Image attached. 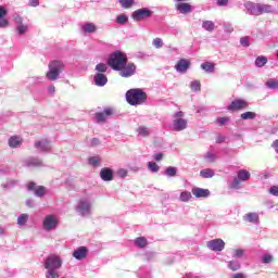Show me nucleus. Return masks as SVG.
<instances>
[{
  "label": "nucleus",
  "mask_w": 278,
  "mask_h": 278,
  "mask_svg": "<svg viewBox=\"0 0 278 278\" xmlns=\"http://www.w3.org/2000/svg\"><path fill=\"white\" fill-rule=\"evenodd\" d=\"M191 193L193 194V197H195V199H207V197H210V189H203V188H199V187H193L191 189Z\"/></svg>",
  "instance_id": "nucleus-20"
},
{
  "label": "nucleus",
  "mask_w": 278,
  "mask_h": 278,
  "mask_svg": "<svg viewBox=\"0 0 278 278\" xmlns=\"http://www.w3.org/2000/svg\"><path fill=\"white\" fill-rule=\"evenodd\" d=\"M42 164V161L39 159H29L28 160V166H40Z\"/></svg>",
  "instance_id": "nucleus-50"
},
{
  "label": "nucleus",
  "mask_w": 278,
  "mask_h": 278,
  "mask_svg": "<svg viewBox=\"0 0 278 278\" xmlns=\"http://www.w3.org/2000/svg\"><path fill=\"white\" fill-rule=\"evenodd\" d=\"M100 177L102 181H113L114 180V169L110 167H103L100 170Z\"/></svg>",
  "instance_id": "nucleus-21"
},
{
  "label": "nucleus",
  "mask_w": 278,
  "mask_h": 278,
  "mask_svg": "<svg viewBox=\"0 0 278 278\" xmlns=\"http://www.w3.org/2000/svg\"><path fill=\"white\" fill-rule=\"evenodd\" d=\"M206 247L207 249H210V251L218 253L225 250V242L223 239H213L211 241H207Z\"/></svg>",
  "instance_id": "nucleus-15"
},
{
  "label": "nucleus",
  "mask_w": 278,
  "mask_h": 278,
  "mask_svg": "<svg viewBox=\"0 0 278 278\" xmlns=\"http://www.w3.org/2000/svg\"><path fill=\"white\" fill-rule=\"evenodd\" d=\"M269 194H273V197H278V187L277 186H273L269 190H268Z\"/></svg>",
  "instance_id": "nucleus-57"
},
{
  "label": "nucleus",
  "mask_w": 278,
  "mask_h": 278,
  "mask_svg": "<svg viewBox=\"0 0 278 278\" xmlns=\"http://www.w3.org/2000/svg\"><path fill=\"white\" fill-rule=\"evenodd\" d=\"M188 128V119L184 118V112L178 111L173 115L172 130L184 131Z\"/></svg>",
  "instance_id": "nucleus-9"
},
{
  "label": "nucleus",
  "mask_w": 278,
  "mask_h": 278,
  "mask_svg": "<svg viewBox=\"0 0 278 278\" xmlns=\"http://www.w3.org/2000/svg\"><path fill=\"white\" fill-rule=\"evenodd\" d=\"M190 89L192 92H201V81L193 80L190 83Z\"/></svg>",
  "instance_id": "nucleus-41"
},
{
  "label": "nucleus",
  "mask_w": 278,
  "mask_h": 278,
  "mask_svg": "<svg viewBox=\"0 0 278 278\" xmlns=\"http://www.w3.org/2000/svg\"><path fill=\"white\" fill-rule=\"evenodd\" d=\"M229 3V0H217V5L225 7Z\"/></svg>",
  "instance_id": "nucleus-62"
},
{
  "label": "nucleus",
  "mask_w": 278,
  "mask_h": 278,
  "mask_svg": "<svg viewBox=\"0 0 278 278\" xmlns=\"http://www.w3.org/2000/svg\"><path fill=\"white\" fill-rule=\"evenodd\" d=\"M188 68H190V60L188 59H180L175 65L177 73H181L182 75L188 73Z\"/></svg>",
  "instance_id": "nucleus-17"
},
{
  "label": "nucleus",
  "mask_w": 278,
  "mask_h": 278,
  "mask_svg": "<svg viewBox=\"0 0 278 278\" xmlns=\"http://www.w3.org/2000/svg\"><path fill=\"white\" fill-rule=\"evenodd\" d=\"M153 160H155L156 162H162V160H164V154L156 153L153 155Z\"/></svg>",
  "instance_id": "nucleus-59"
},
{
  "label": "nucleus",
  "mask_w": 278,
  "mask_h": 278,
  "mask_svg": "<svg viewBox=\"0 0 278 278\" xmlns=\"http://www.w3.org/2000/svg\"><path fill=\"white\" fill-rule=\"evenodd\" d=\"M119 71V75L121 77H132V75H136V64L134 63H126V65H124V67Z\"/></svg>",
  "instance_id": "nucleus-16"
},
{
  "label": "nucleus",
  "mask_w": 278,
  "mask_h": 278,
  "mask_svg": "<svg viewBox=\"0 0 278 278\" xmlns=\"http://www.w3.org/2000/svg\"><path fill=\"white\" fill-rule=\"evenodd\" d=\"M249 179H251V172L248 169H239L237 177L230 182L229 188L240 190V184H242V181H249Z\"/></svg>",
  "instance_id": "nucleus-10"
},
{
  "label": "nucleus",
  "mask_w": 278,
  "mask_h": 278,
  "mask_svg": "<svg viewBox=\"0 0 278 278\" xmlns=\"http://www.w3.org/2000/svg\"><path fill=\"white\" fill-rule=\"evenodd\" d=\"M127 175H129V172L125 168H119L117 169V176L121 177V179H125V177H127Z\"/></svg>",
  "instance_id": "nucleus-49"
},
{
  "label": "nucleus",
  "mask_w": 278,
  "mask_h": 278,
  "mask_svg": "<svg viewBox=\"0 0 278 278\" xmlns=\"http://www.w3.org/2000/svg\"><path fill=\"white\" fill-rule=\"evenodd\" d=\"M13 21L15 23V31L17 36H25L29 31V24L23 23V17L21 15H13Z\"/></svg>",
  "instance_id": "nucleus-11"
},
{
  "label": "nucleus",
  "mask_w": 278,
  "mask_h": 278,
  "mask_svg": "<svg viewBox=\"0 0 278 278\" xmlns=\"http://www.w3.org/2000/svg\"><path fill=\"white\" fill-rule=\"evenodd\" d=\"M126 101L129 105H142L147 103V92L140 88L130 89L126 92Z\"/></svg>",
  "instance_id": "nucleus-3"
},
{
  "label": "nucleus",
  "mask_w": 278,
  "mask_h": 278,
  "mask_svg": "<svg viewBox=\"0 0 278 278\" xmlns=\"http://www.w3.org/2000/svg\"><path fill=\"white\" fill-rule=\"evenodd\" d=\"M216 173L212 168H204L200 170V177H202L203 179H212V177H214Z\"/></svg>",
  "instance_id": "nucleus-28"
},
{
  "label": "nucleus",
  "mask_w": 278,
  "mask_h": 278,
  "mask_svg": "<svg viewBox=\"0 0 278 278\" xmlns=\"http://www.w3.org/2000/svg\"><path fill=\"white\" fill-rule=\"evenodd\" d=\"M136 247H139V249H144L147 247V238L139 237L135 240Z\"/></svg>",
  "instance_id": "nucleus-42"
},
{
  "label": "nucleus",
  "mask_w": 278,
  "mask_h": 278,
  "mask_svg": "<svg viewBox=\"0 0 278 278\" xmlns=\"http://www.w3.org/2000/svg\"><path fill=\"white\" fill-rule=\"evenodd\" d=\"M83 31H85V34H94V31H97V25H94V23H86L83 26Z\"/></svg>",
  "instance_id": "nucleus-30"
},
{
  "label": "nucleus",
  "mask_w": 278,
  "mask_h": 278,
  "mask_svg": "<svg viewBox=\"0 0 278 278\" xmlns=\"http://www.w3.org/2000/svg\"><path fill=\"white\" fill-rule=\"evenodd\" d=\"M192 199V193L190 191H182L179 195V201L182 203H188Z\"/></svg>",
  "instance_id": "nucleus-34"
},
{
  "label": "nucleus",
  "mask_w": 278,
  "mask_h": 278,
  "mask_svg": "<svg viewBox=\"0 0 278 278\" xmlns=\"http://www.w3.org/2000/svg\"><path fill=\"white\" fill-rule=\"evenodd\" d=\"M93 81L96 86L103 87L108 84V76H105V74L98 73L94 75Z\"/></svg>",
  "instance_id": "nucleus-23"
},
{
  "label": "nucleus",
  "mask_w": 278,
  "mask_h": 278,
  "mask_svg": "<svg viewBox=\"0 0 278 278\" xmlns=\"http://www.w3.org/2000/svg\"><path fill=\"white\" fill-rule=\"evenodd\" d=\"M201 68L205 73H214L215 64L212 62H204L201 64Z\"/></svg>",
  "instance_id": "nucleus-31"
},
{
  "label": "nucleus",
  "mask_w": 278,
  "mask_h": 278,
  "mask_svg": "<svg viewBox=\"0 0 278 278\" xmlns=\"http://www.w3.org/2000/svg\"><path fill=\"white\" fill-rule=\"evenodd\" d=\"M28 190H34L36 197H45L47 194V189L45 187H36V184L29 182Z\"/></svg>",
  "instance_id": "nucleus-22"
},
{
  "label": "nucleus",
  "mask_w": 278,
  "mask_h": 278,
  "mask_svg": "<svg viewBox=\"0 0 278 278\" xmlns=\"http://www.w3.org/2000/svg\"><path fill=\"white\" fill-rule=\"evenodd\" d=\"M153 16V11H151L149 8H141L132 12L131 18H134L137 23H140V21H144L146 18H151Z\"/></svg>",
  "instance_id": "nucleus-13"
},
{
  "label": "nucleus",
  "mask_w": 278,
  "mask_h": 278,
  "mask_svg": "<svg viewBox=\"0 0 278 278\" xmlns=\"http://www.w3.org/2000/svg\"><path fill=\"white\" fill-rule=\"evenodd\" d=\"M240 45L242 47H249L251 45L250 40H249V37H243L240 39Z\"/></svg>",
  "instance_id": "nucleus-55"
},
{
  "label": "nucleus",
  "mask_w": 278,
  "mask_h": 278,
  "mask_svg": "<svg viewBox=\"0 0 278 278\" xmlns=\"http://www.w3.org/2000/svg\"><path fill=\"white\" fill-rule=\"evenodd\" d=\"M29 5H31V8H38V5H40V2L38 0H30Z\"/></svg>",
  "instance_id": "nucleus-60"
},
{
  "label": "nucleus",
  "mask_w": 278,
  "mask_h": 278,
  "mask_svg": "<svg viewBox=\"0 0 278 278\" xmlns=\"http://www.w3.org/2000/svg\"><path fill=\"white\" fill-rule=\"evenodd\" d=\"M244 8L248 10V12H250V14H253L254 16H260V14H268L273 12V7L269 4L247 2Z\"/></svg>",
  "instance_id": "nucleus-5"
},
{
  "label": "nucleus",
  "mask_w": 278,
  "mask_h": 278,
  "mask_svg": "<svg viewBox=\"0 0 278 278\" xmlns=\"http://www.w3.org/2000/svg\"><path fill=\"white\" fill-rule=\"evenodd\" d=\"M273 147H274L276 153L278 154V140H275V141L273 142Z\"/></svg>",
  "instance_id": "nucleus-64"
},
{
  "label": "nucleus",
  "mask_w": 278,
  "mask_h": 278,
  "mask_svg": "<svg viewBox=\"0 0 278 278\" xmlns=\"http://www.w3.org/2000/svg\"><path fill=\"white\" fill-rule=\"evenodd\" d=\"M224 30H225L226 34H232V31H233V26H232L231 24H226V25L224 26Z\"/></svg>",
  "instance_id": "nucleus-58"
},
{
  "label": "nucleus",
  "mask_w": 278,
  "mask_h": 278,
  "mask_svg": "<svg viewBox=\"0 0 278 278\" xmlns=\"http://www.w3.org/2000/svg\"><path fill=\"white\" fill-rule=\"evenodd\" d=\"M137 134L138 136H141V138H147V136H150L151 129L146 126H140L139 128H137Z\"/></svg>",
  "instance_id": "nucleus-32"
},
{
  "label": "nucleus",
  "mask_w": 278,
  "mask_h": 278,
  "mask_svg": "<svg viewBox=\"0 0 278 278\" xmlns=\"http://www.w3.org/2000/svg\"><path fill=\"white\" fill-rule=\"evenodd\" d=\"M23 144V139L18 136H13L9 139V147L11 149H18Z\"/></svg>",
  "instance_id": "nucleus-26"
},
{
  "label": "nucleus",
  "mask_w": 278,
  "mask_h": 278,
  "mask_svg": "<svg viewBox=\"0 0 278 278\" xmlns=\"http://www.w3.org/2000/svg\"><path fill=\"white\" fill-rule=\"evenodd\" d=\"M257 117V114L255 112H244L241 114L242 121H253L254 118Z\"/></svg>",
  "instance_id": "nucleus-36"
},
{
  "label": "nucleus",
  "mask_w": 278,
  "mask_h": 278,
  "mask_svg": "<svg viewBox=\"0 0 278 278\" xmlns=\"http://www.w3.org/2000/svg\"><path fill=\"white\" fill-rule=\"evenodd\" d=\"M243 218L247 223H260V215H257V213H248Z\"/></svg>",
  "instance_id": "nucleus-27"
},
{
  "label": "nucleus",
  "mask_w": 278,
  "mask_h": 278,
  "mask_svg": "<svg viewBox=\"0 0 278 278\" xmlns=\"http://www.w3.org/2000/svg\"><path fill=\"white\" fill-rule=\"evenodd\" d=\"M96 71H98V73H105L108 71V65L104 63H100L98 65H96Z\"/></svg>",
  "instance_id": "nucleus-48"
},
{
  "label": "nucleus",
  "mask_w": 278,
  "mask_h": 278,
  "mask_svg": "<svg viewBox=\"0 0 278 278\" xmlns=\"http://www.w3.org/2000/svg\"><path fill=\"white\" fill-rule=\"evenodd\" d=\"M9 26H10V22L4 17H0V28L5 29V27H9Z\"/></svg>",
  "instance_id": "nucleus-53"
},
{
  "label": "nucleus",
  "mask_w": 278,
  "mask_h": 278,
  "mask_svg": "<svg viewBox=\"0 0 278 278\" xmlns=\"http://www.w3.org/2000/svg\"><path fill=\"white\" fill-rule=\"evenodd\" d=\"M267 88H270V90H277L278 88V80L270 79L266 83Z\"/></svg>",
  "instance_id": "nucleus-46"
},
{
  "label": "nucleus",
  "mask_w": 278,
  "mask_h": 278,
  "mask_svg": "<svg viewBox=\"0 0 278 278\" xmlns=\"http://www.w3.org/2000/svg\"><path fill=\"white\" fill-rule=\"evenodd\" d=\"M58 225H60V219L55 215H47L43 218L42 227L45 231H53L58 228Z\"/></svg>",
  "instance_id": "nucleus-12"
},
{
  "label": "nucleus",
  "mask_w": 278,
  "mask_h": 278,
  "mask_svg": "<svg viewBox=\"0 0 278 278\" xmlns=\"http://www.w3.org/2000/svg\"><path fill=\"white\" fill-rule=\"evenodd\" d=\"M202 28L205 31L212 33L216 29V24H214V22H212V21H203L202 22Z\"/></svg>",
  "instance_id": "nucleus-29"
},
{
  "label": "nucleus",
  "mask_w": 278,
  "mask_h": 278,
  "mask_svg": "<svg viewBox=\"0 0 278 278\" xmlns=\"http://www.w3.org/2000/svg\"><path fill=\"white\" fill-rule=\"evenodd\" d=\"M64 71V63L62 61H52L49 64V71L46 74L47 79L50 81H55L60 74Z\"/></svg>",
  "instance_id": "nucleus-7"
},
{
  "label": "nucleus",
  "mask_w": 278,
  "mask_h": 278,
  "mask_svg": "<svg viewBox=\"0 0 278 278\" xmlns=\"http://www.w3.org/2000/svg\"><path fill=\"white\" fill-rule=\"evenodd\" d=\"M227 266L229 270H232V271L240 270V267H241L239 261H229L227 263Z\"/></svg>",
  "instance_id": "nucleus-37"
},
{
  "label": "nucleus",
  "mask_w": 278,
  "mask_h": 278,
  "mask_svg": "<svg viewBox=\"0 0 278 278\" xmlns=\"http://www.w3.org/2000/svg\"><path fill=\"white\" fill-rule=\"evenodd\" d=\"M112 114H114V110L113 109H104L103 112L100 113H96V121L97 123H105V121H108V118H110V116H112Z\"/></svg>",
  "instance_id": "nucleus-19"
},
{
  "label": "nucleus",
  "mask_w": 278,
  "mask_h": 278,
  "mask_svg": "<svg viewBox=\"0 0 278 278\" xmlns=\"http://www.w3.org/2000/svg\"><path fill=\"white\" fill-rule=\"evenodd\" d=\"M176 10L180 14H189V12H192V5H190L189 3H186V2H181L176 5Z\"/></svg>",
  "instance_id": "nucleus-25"
},
{
  "label": "nucleus",
  "mask_w": 278,
  "mask_h": 278,
  "mask_svg": "<svg viewBox=\"0 0 278 278\" xmlns=\"http://www.w3.org/2000/svg\"><path fill=\"white\" fill-rule=\"evenodd\" d=\"M49 94H55V86L51 85L48 87Z\"/></svg>",
  "instance_id": "nucleus-61"
},
{
  "label": "nucleus",
  "mask_w": 278,
  "mask_h": 278,
  "mask_svg": "<svg viewBox=\"0 0 278 278\" xmlns=\"http://www.w3.org/2000/svg\"><path fill=\"white\" fill-rule=\"evenodd\" d=\"M216 123H217V125L223 127V125H227V123H229V117H218L216 119Z\"/></svg>",
  "instance_id": "nucleus-51"
},
{
  "label": "nucleus",
  "mask_w": 278,
  "mask_h": 278,
  "mask_svg": "<svg viewBox=\"0 0 278 278\" xmlns=\"http://www.w3.org/2000/svg\"><path fill=\"white\" fill-rule=\"evenodd\" d=\"M90 166H99L101 164V157L99 156H91L89 157Z\"/></svg>",
  "instance_id": "nucleus-45"
},
{
  "label": "nucleus",
  "mask_w": 278,
  "mask_h": 278,
  "mask_svg": "<svg viewBox=\"0 0 278 278\" xmlns=\"http://www.w3.org/2000/svg\"><path fill=\"white\" fill-rule=\"evenodd\" d=\"M118 3L124 8L125 10H129L131 5H134V0H118Z\"/></svg>",
  "instance_id": "nucleus-43"
},
{
  "label": "nucleus",
  "mask_w": 278,
  "mask_h": 278,
  "mask_svg": "<svg viewBox=\"0 0 278 278\" xmlns=\"http://www.w3.org/2000/svg\"><path fill=\"white\" fill-rule=\"evenodd\" d=\"M166 177H177V168L169 166L164 170Z\"/></svg>",
  "instance_id": "nucleus-39"
},
{
  "label": "nucleus",
  "mask_w": 278,
  "mask_h": 278,
  "mask_svg": "<svg viewBox=\"0 0 278 278\" xmlns=\"http://www.w3.org/2000/svg\"><path fill=\"white\" fill-rule=\"evenodd\" d=\"M86 255H88V249H86V247H80L73 252V257H75V260H84L86 258Z\"/></svg>",
  "instance_id": "nucleus-24"
},
{
  "label": "nucleus",
  "mask_w": 278,
  "mask_h": 278,
  "mask_svg": "<svg viewBox=\"0 0 278 278\" xmlns=\"http://www.w3.org/2000/svg\"><path fill=\"white\" fill-rule=\"evenodd\" d=\"M94 205V199L91 197L80 198L75 206V211L78 213V216H91L92 206Z\"/></svg>",
  "instance_id": "nucleus-2"
},
{
  "label": "nucleus",
  "mask_w": 278,
  "mask_h": 278,
  "mask_svg": "<svg viewBox=\"0 0 278 278\" xmlns=\"http://www.w3.org/2000/svg\"><path fill=\"white\" fill-rule=\"evenodd\" d=\"M64 260L58 254H50L43 263L46 268V278H60V268H62Z\"/></svg>",
  "instance_id": "nucleus-1"
},
{
  "label": "nucleus",
  "mask_w": 278,
  "mask_h": 278,
  "mask_svg": "<svg viewBox=\"0 0 278 278\" xmlns=\"http://www.w3.org/2000/svg\"><path fill=\"white\" fill-rule=\"evenodd\" d=\"M64 71V63L62 61H52L49 64V71L46 74L47 79L50 81H55L60 74Z\"/></svg>",
  "instance_id": "nucleus-8"
},
{
  "label": "nucleus",
  "mask_w": 278,
  "mask_h": 278,
  "mask_svg": "<svg viewBox=\"0 0 278 278\" xmlns=\"http://www.w3.org/2000/svg\"><path fill=\"white\" fill-rule=\"evenodd\" d=\"M64 71V63L62 61H52L49 64V71L46 74L47 79L50 81H55L60 74Z\"/></svg>",
  "instance_id": "nucleus-6"
},
{
  "label": "nucleus",
  "mask_w": 278,
  "mask_h": 278,
  "mask_svg": "<svg viewBox=\"0 0 278 278\" xmlns=\"http://www.w3.org/2000/svg\"><path fill=\"white\" fill-rule=\"evenodd\" d=\"M247 108H249V102H247V100L236 99L228 105L227 110L230 112H238L240 110H247Z\"/></svg>",
  "instance_id": "nucleus-14"
},
{
  "label": "nucleus",
  "mask_w": 278,
  "mask_h": 278,
  "mask_svg": "<svg viewBox=\"0 0 278 278\" xmlns=\"http://www.w3.org/2000/svg\"><path fill=\"white\" fill-rule=\"evenodd\" d=\"M270 262H273V255L270 254H264L262 256V263L263 264H270Z\"/></svg>",
  "instance_id": "nucleus-52"
},
{
  "label": "nucleus",
  "mask_w": 278,
  "mask_h": 278,
  "mask_svg": "<svg viewBox=\"0 0 278 278\" xmlns=\"http://www.w3.org/2000/svg\"><path fill=\"white\" fill-rule=\"evenodd\" d=\"M242 255H244V250L237 249L233 251L232 257H235V260H238V257H242Z\"/></svg>",
  "instance_id": "nucleus-54"
},
{
  "label": "nucleus",
  "mask_w": 278,
  "mask_h": 278,
  "mask_svg": "<svg viewBox=\"0 0 278 278\" xmlns=\"http://www.w3.org/2000/svg\"><path fill=\"white\" fill-rule=\"evenodd\" d=\"M115 23H117V25H127V23H129V16L119 14L116 17Z\"/></svg>",
  "instance_id": "nucleus-35"
},
{
  "label": "nucleus",
  "mask_w": 278,
  "mask_h": 278,
  "mask_svg": "<svg viewBox=\"0 0 278 278\" xmlns=\"http://www.w3.org/2000/svg\"><path fill=\"white\" fill-rule=\"evenodd\" d=\"M204 160L207 164H214V162H216V154L212 151H208L204 154Z\"/></svg>",
  "instance_id": "nucleus-33"
},
{
  "label": "nucleus",
  "mask_w": 278,
  "mask_h": 278,
  "mask_svg": "<svg viewBox=\"0 0 278 278\" xmlns=\"http://www.w3.org/2000/svg\"><path fill=\"white\" fill-rule=\"evenodd\" d=\"M231 278H247V276L242 273L233 274Z\"/></svg>",
  "instance_id": "nucleus-63"
},
{
  "label": "nucleus",
  "mask_w": 278,
  "mask_h": 278,
  "mask_svg": "<svg viewBox=\"0 0 278 278\" xmlns=\"http://www.w3.org/2000/svg\"><path fill=\"white\" fill-rule=\"evenodd\" d=\"M108 64L113 71H123L127 64V54L116 51L111 54Z\"/></svg>",
  "instance_id": "nucleus-4"
},
{
  "label": "nucleus",
  "mask_w": 278,
  "mask_h": 278,
  "mask_svg": "<svg viewBox=\"0 0 278 278\" xmlns=\"http://www.w3.org/2000/svg\"><path fill=\"white\" fill-rule=\"evenodd\" d=\"M152 45L155 47V49H162V47H164V41L162 38H155L153 39Z\"/></svg>",
  "instance_id": "nucleus-47"
},
{
  "label": "nucleus",
  "mask_w": 278,
  "mask_h": 278,
  "mask_svg": "<svg viewBox=\"0 0 278 278\" xmlns=\"http://www.w3.org/2000/svg\"><path fill=\"white\" fill-rule=\"evenodd\" d=\"M267 63H268V59H266V56H258L255 60V65L258 68H262V66H266Z\"/></svg>",
  "instance_id": "nucleus-40"
},
{
  "label": "nucleus",
  "mask_w": 278,
  "mask_h": 278,
  "mask_svg": "<svg viewBox=\"0 0 278 278\" xmlns=\"http://www.w3.org/2000/svg\"><path fill=\"white\" fill-rule=\"evenodd\" d=\"M148 168L151 173H160V165H157L155 162H149Z\"/></svg>",
  "instance_id": "nucleus-44"
},
{
  "label": "nucleus",
  "mask_w": 278,
  "mask_h": 278,
  "mask_svg": "<svg viewBox=\"0 0 278 278\" xmlns=\"http://www.w3.org/2000/svg\"><path fill=\"white\" fill-rule=\"evenodd\" d=\"M8 16V10H5V7L0 5V18H5Z\"/></svg>",
  "instance_id": "nucleus-56"
},
{
  "label": "nucleus",
  "mask_w": 278,
  "mask_h": 278,
  "mask_svg": "<svg viewBox=\"0 0 278 278\" xmlns=\"http://www.w3.org/2000/svg\"><path fill=\"white\" fill-rule=\"evenodd\" d=\"M27 220H29V215L21 214L17 217V225H20V227H23V226L27 225Z\"/></svg>",
  "instance_id": "nucleus-38"
},
{
  "label": "nucleus",
  "mask_w": 278,
  "mask_h": 278,
  "mask_svg": "<svg viewBox=\"0 0 278 278\" xmlns=\"http://www.w3.org/2000/svg\"><path fill=\"white\" fill-rule=\"evenodd\" d=\"M35 148L41 151V153H49V151H51V141L41 139L35 142Z\"/></svg>",
  "instance_id": "nucleus-18"
}]
</instances>
